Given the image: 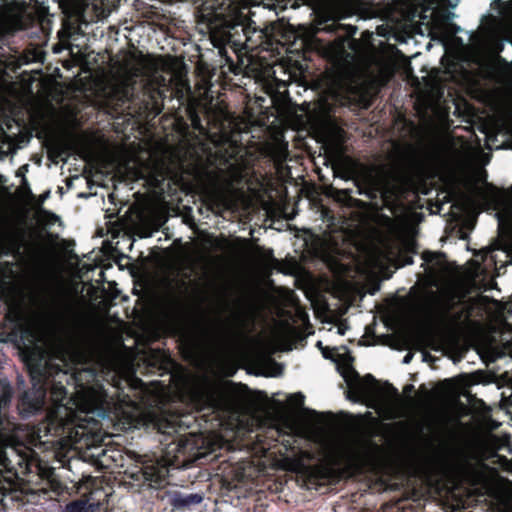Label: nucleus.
<instances>
[{"label":"nucleus","instance_id":"31","mask_svg":"<svg viewBox=\"0 0 512 512\" xmlns=\"http://www.w3.org/2000/svg\"><path fill=\"white\" fill-rule=\"evenodd\" d=\"M347 327H344L343 325L339 326L338 327V333L340 335H344L345 334V331H346Z\"/></svg>","mask_w":512,"mask_h":512},{"label":"nucleus","instance_id":"34","mask_svg":"<svg viewBox=\"0 0 512 512\" xmlns=\"http://www.w3.org/2000/svg\"><path fill=\"white\" fill-rule=\"evenodd\" d=\"M329 214H330V211H329V210H324V211H323V217H324V218H328Z\"/></svg>","mask_w":512,"mask_h":512},{"label":"nucleus","instance_id":"25","mask_svg":"<svg viewBox=\"0 0 512 512\" xmlns=\"http://www.w3.org/2000/svg\"><path fill=\"white\" fill-rule=\"evenodd\" d=\"M290 399L294 402L296 406H303L304 404V396L301 393L293 394Z\"/></svg>","mask_w":512,"mask_h":512},{"label":"nucleus","instance_id":"12","mask_svg":"<svg viewBox=\"0 0 512 512\" xmlns=\"http://www.w3.org/2000/svg\"><path fill=\"white\" fill-rule=\"evenodd\" d=\"M77 492L87 500L94 512L101 509L108 497L101 482L92 476H87L79 482Z\"/></svg>","mask_w":512,"mask_h":512},{"label":"nucleus","instance_id":"5","mask_svg":"<svg viewBox=\"0 0 512 512\" xmlns=\"http://www.w3.org/2000/svg\"><path fill=\"white\" fill-rule=\"evenodd\" d=\"M136 464L125 474L141 488H160L168 483L170 460L163 456L138 455Z\"/></svg>","mask_w":512,"mask_h":512},{"label":"nucleus","instance_id":"24","mask_svg":"<svg viewBox=\"0 0 512 512\" xmlns=\"http://www.w3.org/2000/svg\"><path fill=\"white\" fill-rule=\"evenodd\" d=\"M64 152V148L60 145L55 146L50 152V158L52 161L57 162V158L61 157Z\"/></svg>","mask_w":512,"mask_h":512},{"label":"nucleus","instance_id":"19","mask_svg":"<svg viewBox=\"0 0 512 512\" xmlns=\"http://www.w3.org/2000/svg\"><path fill=\"white\" fill-rule=\"evenodd\" d=\"M499 231L501 237L512 248V214L509 215L505 220H499Z\"/></svg>","mask_w":512,"mask_h":512},{"label":"nucleus","instance_id":"15","mask_svg":"<svg viewBox=\"0 0 512 512\" xmlns=\"http://www.w3.org/2000/svg\"><path fill=\"white\" fill-rule=\"evenodd\" d=\"M197 330L202 340H215L222 335L223 325L221 321H211L206 318L204 322L197 324Z\"/></svg>","mask_w":512,"mask_h":512},{"label":"nucleus","instance_id":"8","mask_svg":"<svg viewBox=\"0 0 512 512\" xmlns=\"http://www.w3.org/2000/svg\"><path fill=\"white\" fill-rule=\"evenodd\" d=\"M132 88L126 83H115L107 87L103 94V105L113 117L123 114L129 108Z\"/></svg>","mask_w":512,"mask_h":512},{"label":"nucleus","instance_id":"21","mask_svg":"<svg viewBox=\"0 0 512 512\" xmlns=\"http://www.w3.org/2000/svg\"><path fill=\"white\" fill-rule=\"evenodd\" d=\"M209 204L210 209L215 213L228 208L227 200L219 194L211 195L209 197Z\"/></svg>","mask_w":512,"mask_h":512},{"label":"nucleus","instance_id":"36","mask_svg":"<svg viewBox=\"0 0 512 512\" xmlns=\"http://www.w3.org/2000/svg\"><path fill=\"white\" fill-rule=\"evenodd\" d=\"M102 456H104V457L107 456V450H102Z\"/></svg>","mask_w":512,"mask_h":512},{"label":"nucleus","instance_id":"3","mask_svg":"<svg viewBox=\"0 0 512 512\" xmlns=\"http://www.w3.org/2000/svg\"><path fill=\"white\" fill-rule=\"evenodd\" d=\"M189 415L170 412L164 409L149 410L141 417L145 429L154 431L164 437L161 443L171 438L170 444H175L176 456H183L184 462L196 461L204 456L201 451L204 439L196 434L188 436L180 434V431L190 427Z\"/></svg>","mask_w":512,"mask_h":512},{"label":"nucleus","instance_id":"10","mask_svg":"<svg viewBox=\"0 0 512 512\" xmlns=\"http://www.w3.org/2000/svg\"><path fill=\"white\" fill-rule=\"evenodd\" d=\"M25 8V1L0 0V29L5 32L22 29Z\"/></svg>","mask_w":512,"mask_h":512},{"label":"nucleus","instance_id":"32","mask_svg":"<svg viewBox=\"0 0 512 512\" xmlns=\"http://www.w3.org/2000/svg\"><path fill=\"white\" fill-rule=\"evenodd\" d=\"M414 390V386L412 384H408L404 388V392H411Z\"/></svg>","mask_w":512,"mask_h":512},{"label":"nucleus","instance_id":"14","mask_svg":"<svg viewBox=\"0 0 512 512\" xmlns=\"http://www.w3.org/2000/svg\"><path fill=\"white\" fill-rule=\"evenodd\" d=\"M203 500V496L198 493L185 494L179 491H175L169 496V503L175 509H185L191 506L200 504Z\"/></svg>","mask_w":512,"mask_h":512},{"label":"nucleus","instance_id":"6","mask_svg":"<svg viewBox=\"0 0 512 512\" xmlns=\"http://www.w3.org/2000/svg\"><path fill=\"white\" fill-rule=\"evenodd\" d=\"M249 388L245 384L230 382L228 387H211L201 394L207 409L217 414H233L238 412L247 402Z\"/></svg>","mask_w":512,"mask_h":512},{"label":"nucleus","instance_id":"4","mask_svg":"<svg viewBox=\"0 0 512 512\" xmlns=\"http://www.w3.org/2000/svg\"><path fill=\"white\" fill-rule=\"evenodd\" d=\"M35 452L24 444L0 445V493L3 497L18 499L21 476L29 474Z\"/></svg>","mask_w":512,"mask_h":512},{"label":"nucleus","instance_id":"11","mask_svg":"<svg viewBox=\"0 0 512 512\" xmlns=\"http://www.w3.org/2000/svg\"><path fill=\"white\" fill-rule=\"evenodd\" d=\"M177 291L169 295L164 303V310L167 317L172 320L182 319L188 310L187 294L189 283L180 279L177 281Z\"/></svg>","mask_w":512,"mask_h":512},{"label":"nucleus","instance_id":"27","mask_svg":"<svg viewBox=\"0 0 512 512\" xmlns=\"http://www.w3.org/2000/svg\"><path fill=\"white\" fill-rule=\"evenodd\" d=\"M303 4L309 5V6H318L322 4L325 0H301Z\"/></svg>","mask_w":512,"mask_h":512},{"label":"nucleus","instance_id":"22","mask_svg":"<svg viewBox=\"0 0 512 512\" xmlns=\"http://www.w3.org/2000/svg\"><path fill=\"white\" fill-rule=\"evenodd\" d=\"M413 502H416L417 506L408 503L406 500H398L394 504L395 511L393 512H423V509L418 507L420 505L419 500H413Z\"/></svg>","mask_w":512,"mask_h":512},{"label":"nucleus","instance_id":"26","mask_svg":"<svg viewBox=\"0 0 512 512\" xmlns=\"http://www.w3.org/2000/svg\"><path fill=\"white\" fill-rule=\"evenodd\" d=\"M422 258L425 262L433 263L437 258V254L434 252H424Z\"/></svg>","mask_w":512,"mask_h":512},{"label":"nucleus","instance_id":"2","mask_svg":"<svg viewBox=\"0 0 512 512\" xmlns=\"http://www.w3.org/2000/svg\"><path fill=\"white\" fill-rule=\"evenodd\" d=\"M252 15L249 0H231L199 16V22L206 25L224 65L234 74L240 67L229 54V49L237 59L244 49L280 53L288 40L282 24L273 22L260 28L251 19Z\"/></svg>","mask_w":512,"mask_h":512},{"label":"nucleus","instance_id":"20","mask_svg":"<svg viewBox=\"0 0 512 512\" xmlns=\"http://www.w3.org/2000/svg\"><path fill=\"white\" fill-rule=\"evenodd\" d=\"M65 512H94L87 500L81 496L80 499L68 503Z\"/></svg>","mask_w":512,"mask_h":512},{"label":"nucleus","instance_id":"7","mask_svg":"<svg viewBox=\"0 0 512 512\" xmlns=\"http://www.w3.org/2000/svg\"><path fill=\"white\" fill-rule=\"evenodd\" d=\"M442 461L447 468L473 485L480 484L485 478L487 465L477 461V455L465 446L447 447Z\"/></svg>","mask_w":512,"mask_h":512},{"label":"nucleus","instance_id":"33","mask_svg":"<svg viewBox=\"0 0 512 512\" xmlns=\"http://www.w3.org/2000/svg\"><path fill=\"white\" fill-rule=\"evenodd\" d=\"M351 468L356 470V471H359L360 470V465L358 463H353V464H351Z\"/></svg>","mask_w":512,"mask_h":512},{"label":"nucleus","instance_id":"39","mask_svg":"<svg viewBox=\"0 0 512 512\" xmlns=\"http://www.w3.org/2000/svg\"><path fill=\"white\" fill-rule=\"evenodd\" d=\"M408 264H412V258H409V261H407Z\"/></svg>","mask_w":512,"mask_h":512},{"label":"nucleus","instance_id":"29","mask_svg":"<svg viewBox=\"0 0 512 512\" xmlns=\"http://www.w3.org/2000/svg\"><path fill=\"white\" fill-rule=\"evenodd\" d=\"M412 358H413V354H412V353H410V352H409V353H407V354L404 356V358H403V363H404V364H408V363H410V362H411V360H412Z\"/></svg>","mask_w":512,"mask_h":512},{"label":"nucleus","instance_id":"30","mask_svg":"<svg viewBox=\"0 0 512 512\" xmlns=\"http://www.w3.org/2000/svg\"><path fill=\"white\" fill-rule=\"evenodd\" d=\"M386 385H387L388 389H389V390H390L394 395H396V396H398V395H399L398 390H397V389H396L392 384H390V383H388V382H387V383H386Z\"/></svg>","mask_w":512,"mask_h":512},{"label":"nucleus","instance_id":"38","mask_svg":"<svg viewBox=\"0 0 512 512\" xmlns=\"http://www.w3.org/2000/svg\"><path fill=\"white\" fill-rule=\"evenodd\" d=\"M113 461H116L115 457L113 455L109 456Z\"/></svg>","mask_w":512,"mask_h":512},{"label":"nucleus","instance_id":"9","mask_svg":"<svg viewBox=\"0 0 512 512\" xmlns=\"http://www.w3.org/2000/svg\"><path fill=\"white\" fill-rule=\"evenodd\" d=\"M340 373L349 387L348 398L351 400L356 401L367 397L370 394L371 387L378 383L372 374L361 377L350 364Z\"/></svg>","mask_w":512,"mask_h":512},{"label":"nucleus","instance_id":"1","mask_svg":"<svg viewBox=\"0 0 512 512\" xmlns=\"http://www.w3.org/2000/svg\"><path fill=\"white\" fill-rule=\"evenodd\" d=\"M44 318L53 333L52 347L31 326L21 325L8 336L18 349L32 383L19 398V406L27 414L46 407L45 419L37 428L39 437L83 436L88 414L104 417L112 398L97 379L95 369L84 368L69 375L53 363V357L63 363L67 358L85 357L92 348V334L81 320L68 319L67 310L57 303L46 310Z\"/></svg>","mask_w":512,"mask_h":512},{"label":"nucleus","instance_id":"37","mask_svg":"<svg viewBox=\"0 0 512 512\" xmlns=\"http://www.w3.org/2000/svg\"><path fill=\"white\" fill-rule=\"evenodd\" d=\"M330 219H331V224H333L335 217L333 215H331Z\"/></svg>","mask_w":512,"mask_h":512},{"label":"nucleus","instance_id":"23","mask_svg":"<svg viewBox=\"0 0 512 512\" xmlns=\"http://www.w3.org/2000/svg\"><path fill=\"white\" fill-rule=\"evenodd\" d=\"M230 148H231V151H229L227 149L224 152L219 151L220 162L223 165H230L231 161L237 160L239 147L237 145H231Z\"/></svg>","mask_w":512,"mask_h":512},{"label":"nucleus","instance_id":"17","mask_svg":"<svg viewBox=\"0 0 512 512\" xmlns=\"http://www.w3.org/2000/svg\"><path fill=\"white\" fill-rule=\"evenodd\" d=\"M30 473L37 474L41 479H51L54 475V468L49 466L48 463L40 460L35 454L32 458Z\"/></svg>","mask_w":512,"mask_h":512},{"label":"nucleus","instance_id":"18","mask_svg":"<svg viewBox=\"0 0 512 512\" xmlns=\"http://www.w3.org/2000/svg\"><path fill=\"white\" fill-rule=\"evenodd\" d=\"M24 238L22 234H14L9 237L7 244L3 247L4 255L19 256L21 249L24 245Z\"/></svg>","mask_w":512,"mask_h":512},{"label":"nucleus","instance_id":"35","mask_svg":"<svg viewBox=\"0 0 512 512\" xmlns=\"http://www.w3.org/2000/svg\"><path fill=\"white\" fill-rule=\"evenodd\" d=\"M452 308H453V304H452V305H450V306L447 308L446 313H447V314H449V313H450V311L452 310Z\"/></svg>","mask_w":512,"mask_h":512},{"label":"nucleus","instance_id":"16","mask_svg":"<svg viewBox=\"0 0 512 512\" xmlns=\"http://www.w3.org/2000/svg\"><path fill=\"white\" fill-rule=\"evenodd\" d=\"M331 471L327 466L315 465L307 469V480L311 484H323L329 481Z\"/></svg>","mask_w":512,"mask_h":512},{"label":"nucleus","instance_id":"28","mask_svg":"<svg viewBox=\"0 0 512 512\" xmlns=\"http://www.w3.org/2000/svg\"><path fill=\"white\" fill-rule=\"evenodd\" d=\"M464 314H465L464 310H460V311L454 313L452 316L453 321H455V322L460 321L462 319V317L464 316Z\"/></svg>","mask_w":512,"mask_h":512},{"label":"nucleus","instance_id":"13","mask_svg":"<svg viewBox=\"0 0 512 512\" xmlns=\"http://www.w3.org/2000/svg\"><path fill=\"white\" fill-rule=\"evenodd\" d=\"M185 113L187 118L190 120L193 129L203 133L205 131V127L202 124L201 115L208 114L207 107L200 101L192 99L187 103Z\"/></svg>","mask_w":512,"mask_h":512}]
</instances>
